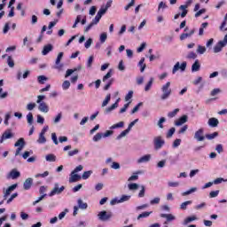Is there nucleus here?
Returning <instances> with one entry per match:
<instances>
[{"mask_svg": "<svg viewBox=\"0 0 227 227\" xmlns=\"http://www.w3.org/2000/svg\"><path fill=\"white\" fill-rule=\"evenodd\" d=\"M43 100H45V96H37L36 103L39 104L38 109L41 111V113H49V106H47V103L43 102Z\"/></svg>", "mask_w": 227, "mask_h": 227, "instance_id": "obj_1", "label": "nucleus"}, {"mask_svg": "<svg viewBox=\"0 0 227 227\" xmlns=\"http://www.w3.org/2000/svg\"><path fill=\"white\" fill-rule=\"evenodd\" d=\"M162 95L160 96L161 100H166L171 96V82H168L161 87Z\"/></svg>", "mask_w": 227, "mask_h": 227, "instance_id": "obj_2", "label": "nucleus"}, {"mask_svg": "<svg viewBox=\"0 0 227 227\" xmlns=\"http://www.w3.org/2000/svg\"><path fill=\"white\" fill-rule=\"evenodd\" d=\"M14 146L17 147L15 152V156L20 155V152L24 149V146H26V140H24L23 137H20L15 144Z\"/></svg>", "mask_w": 227, "mask_h": 227, "instance_id": "obj_3", "label": "nucleus"}, {"mask_svg": "<svg viewBox=\"0 0 227 227\" xmlns=\"http://www.w3.org/2000/svg\"><path fill=\"white\" fill-rule=\"evenodd\" d=\"M153 145L156 150H160L163 145H166V141L160 136H158L153 138Z\"/></svg>", "mask_w": 227, "mask_h": 227, "instance_id": "obj_4", "label": "nucleus"}, {"mask_svg": "<svg viewBox=\"0 0 227 227\" xmlns=\"http://www.w3.org/2000/svg\"><path fill=\"white\" fill-rule=\"evenodd\" d=\"M12 137H15V134L12 132V129H8L2 134L0 143H4L6 139H12Z\"/></svg>", "mask_w": 227, "mask_h": 227, "instance_id": "obj_5", "label": "nucleus"}, {"mask_svg": "<svg viewBox=\"0 0 227 227\" xmlns=\"http://www.w3.org/2000/svg\"><path fill=\"white\" fill-rule=\"evenodd\" d=\"M98 216L100 221H107L113 217V213L101 211L98 213Z\"/></svg>", "mask_w": 227, "mask_h": 227, "instance_id": "obj_6", "label": "nucleus"}, {"mask_svg": "<svg viewBox=\"0 0 227 227\" xmlns=\"http://www.w3.org/2000/svg\"><path fill=\"white\" fill-rule=\"evenodd\" d=\"M185 68H187V62H183L181 66H180V62H177L173 67L172 74H176L178 70L184 72Z\"/></svg>", "mask_w": 227, "mask_h": 227, "instance_id": "obj_7", "label": "nucleus"}, {"mask_svg": "<svg viewBox=\"0 0 227 227\" xmlns=\"http://www.w3.org/2000/svg\"><path fill=\"white\" fill-rule=\"evenodd\" d=\"M63 191H65V186H61L59 188V184H55V186L53 188V191H51L50 193H49V196L50 197H52V196H56V194H61V192H63Z\"/></svg>", "mask_w": 227, "mask_h": 227, "instance_id": "obj_8", "label": "nucleus"}, {"mask_svg": "<svg viewBox=\"0 0 227 227\" xmlns=\"http://www.w3.org/2000/svg\"><path fill=\"white\" fill-rule=\"evenodd\" d=\"M204 132L205 130L203 129V128L198 129L194 134V139H196L199 142L205 141L206 137L203 135Z\"/></svg>", "mask_w": 227, "mask_h": 227, "instance_id": "obj_9", "label": "nucleus"}, {"mask_svg": "<svg viewBox=\"0 0 227 227\" xmlns=\"http://www.w3.org/2000/svg\"><path fill=\"white\" fill-rule=\"evenodd\" d=\"M63 59V52H59L58 57H57L56 62H55L54 68L56 70H62L63 69V64H61V59Z\"/></svg>", "mask_w": 227, "mask_h": 227, "instance_id": "obj_10", "label": "nucleus"}, {"mask_svg": "<svg viewBox=\"0 0 227 227\" xmlns=\"http://www.w3.org/2000/svg\"><path fill=\"white\" fill-rule=\"evenodd\" d=\"M20 176V172L17 170V168H13L10 171V173L7 175V178L12 180H17Z\"/></svg>", "mask_w": 227, "mask_h": 227, "instance_id": "obj_11", "label": "nucleus"}, {"mask_svg": "<svg viewBox=\"0 0 227 227\" xmlns=\"http://www.w3.org/2000/svg\"><path fill=\"white\" fill-rule=\"evenodd\" d=\"M19 184H14L9 186L6 191L4 192V200H8V196L12 194V192L15 191L16 187H18Z\"/></svg>", "mask_w": 227, "mask_h": 227, "instance_id": "obj_12", "label": "nucleus"}, {"mask_svg": "<svg viewBox=\"0 0 227 227\" xmlns=\"http://www.w3.org/2000/svg\"><path fill=\"white\" fill-rule=\"evenodd\" d=\"M106 10L104 8H100L99 11L98 12L96 17L92 20L96 24L100 22V20L102 19V15L106 14Z\"/></svg>", "mask_w": 227, "mask_h": 227, "instance_id": "obj_13", "label": "nucleus"}, {"mask_svg": "<svg viewBox=\"0 0 227 227\" xmlns=\"http://www.w3.org/2000/svg\"><path fill=\"white\" fill-rule=\"evenodd\" d=\"M82 178V177L81 176L72 171L69 177V184H75V182H79Z\"/></svg>", "mask_w": 227, "mask_h": 227, "instance_id": "obj_14", "label": "nucleus"}, {"mask_svg": "<svg viewBox=\"0 0 227 227\" xmlns=\"http://www.w3.org/2000/svg\"><path fill=\"white\" fill-rule=\"evenodd\" d=\"M32 186H33V178L31 177L27 178L23 183V189L25 191H29V189H31Z\"/></svg>", "mask_w": 227, "mask_h": 227, "instance_id": "obj_15", "label": "nucleus"}, {"mask_svg": "<svg viewBox=\"0 0 227 227\" xmlns=\"http://www.w3.org/2000/svg\"><path fill=\"white\" fill-rule=\"evenodd\" d=\"M226 47L225 44L223 43V42L219 41L213 48V51L215 54H217L218 52H221L223 51V48Z\"/></svg>", "mask_w": 227, "mask_h": 227, "instance_id": "obj_16", "label": "nucleus"}, {"mask_svg": "<svg viewBox=\"0 0 227 227\" xmlns=\"http://www.w3.org/2000/svg\"><path fill=\"white\" fill-rule=\"evenodd\" d=\"M187 115H183L178 119V121H175V125L176 127H180L181 125H184V123H187Z\"/></svg>", "mask_w": 227, "mask_h": 227, "instance_id": "obj_17", "label": "nucleus"}, {"mask_svg": "<svg viewBox=\"0 0 227 227\" xmlns=\"http://www.w3.org/2000/svg\"><path fill=\"white\" fill-rule=\"evenodd\" d=\"M52 49H53L52 44L45 45L42 51L43 56H47L51 52V51H52Z\"/></svg>", "mask_w": 227, "mask_h": 227, "instance_id": "obj_18", "label": "nucleus"}, {"mask_svg": "<svg viewBox=\"0 0 227 227\" xmlns=\"http://www.w3.org/2000/svg\"><path fill=\"white\" fill-rule=\"evenodd\" d=\"M152 159V155L145 154L142 156L140 159L137 160L138 164H142V162H149V160Z\"/></svg>", "mask_w": 227, "mask_h": 227, "instance_id": "obj_19", "label": "nucleus"}, {"mask_svg": "<svg viewBox=\"0 0 227 227\" xmlns=\"http://www.w3.org/2000/svg\"><path fill=\"white\" fill-rule=\"evenodd\" d=\"M207 123H208L209 127L215 128V127H217V125H219V120H217L216 118L212 117L208 120Z\"/></svg>", "mask_w": 227, "mask_h": 227, "instance_id": "obj_20", "label": "nucleus"}, {"mask_svg": "<svg viewBox=\"0 0 227 227\" xmlns=\"http://www.w3.org/2000/svg\"><path fill=\"white\" fill-rule=\"evenodd\" d=\"M200 68H201V65H200V60L197 59L192 66V72H199Z\"/></svg>", "mask_w": 227, "mask_h": 227, "instance_id": "obj_21", "label": "nucleus"}, {"mask_svg": "<svg viewBox=\"0 0 227 227\" xmlns=\"http://www.w3.org/2000/svg\"><path fill=\"white\" fill-rule=\"evenodd\" d=\"M160 217L167 219L168 222L175 221V215L172 214H160Z\"/></svg>", "mask_w": 227, "mask_h": 227, "instance_id": "obj_22", "label": "nucleus"}, {"mask_svg": "<svg viewBox=\"0 0 227 227\" xmlns=\"http://www.w3.org/2000/svg\"><path fill=\"white\" fill-rule=\"evenodd\" d=\"M219 136V132L215 131L214 133L211 134H206L205 137L206 139H208L209 141H212V139H215Z\"/></svg>", "mask_w": 227, "mask_h": 227, "instance_id": "obj_23", "label": "nucleus"}, {"mask_svg": "<svg viewBox=\"0 0 227 227\" xmlns=\"http://www.w3.org/2000/svg\"><path fill=\"white\" fill-rule=\"evenodd\" d=\"M78 207L81 208L82 210H86V208H88V203L83 202L82 200L79 199Z\"/></svg>", "mask_w": 227, "mask_h": 227, "instance_id": "obj_24", "label": "nucleus"}, {"mask_svg": "<svg viewBox=\"0 0 227 227\" xmlns=\"http://www.w3.org/2000/svg\"><path fill=\"white\" fill-rule=\"evenodd\" d=\"M226 24H227V13L225 14L223 18V21L220 26V31H227Z\"/></svg>", "mask_w": 227, "mask_h": 227, "instance_id": "obj_25", "label": "nucleus"}, {"mask_svg": "<svg viewBox=\"0 0 227 227\" xmlns=\"http://www.w3.org/2000/svg\"><path fill=\"white\" fill-rule=\"evenodd\" d=\"M178 113H180V109L176 108L172 112L168 113V118H175V116H176V114H178Z\"/></svg>", "mask_w": 227, "mask_h": 227, "instance_id": "obj_26", "label": "nucleus"}, {"mask_svg": "<svg viewBox=\"0 0 227 227\" xmlns=\"http://www.w3.org/2000/svg\"><path fill=\"white\" fill-rule=\"evenodd\" d=\"M188 205H192V200H187V201L183 202L180 205V209L181 210H187V206Z\"/></svg>", "mask_w": 227, "mask_h": 227, "instance_id": "obj_27", "label": "nucleus"}, {"mask_svg": "<svg viewBox=\"0 0 227 227\" xmlns=\"http://www.w3.org/2000/svg\"><path fill=\"white\" fill-rule=\"evenodd\" d=\"M198 219L196 215L188 216L184 219V224H189V223H192V221H196Z\"/></svg>", "mask_w": 227, "mask_h": 227, "instance_id": "obj_28", "label": "nucleus"}, {"mask_svg": "<svg viewBox=\"0 0 227 227\" xmlns=\"http://www.w3.org/2000/svg\"><path fill=\"white\" fill-rule=\"evenodd\" d=\"M37 143H39V145H43L47 143V138H45V135L40 134L39 138L37 139Z\"/></svg>", "mask_w": 227, "mask_h": 227, "instance_id": "obj_29", "label": "nucleus"}, {"mask_svg": "<svg viewBox=\"0 0 227 227\" xmlns=\"http://www.w3.org/2000/svg\"><path fill=\"white\" fill-rule=\"evenodd\" d=\"M153 84V78H150L149 82L145 87V91H150V90H152Z\"/></svg>", "mask_w": 227, "mask_h": 227, "instance_id": "obj_30", "label": "nucleus"}, {"mask_svg": "<svg viewBox=\"0 0 227 227\" xmlns=\"http://www.w3.org/2000/svg\"><path fill=\"white\" fill-rule=\"evenodd\" d=\"M179 10H183L182 13L180 14L181 17L184 19V17H186L187 15V5H180Z\"/></svg>", "mask_w": 227, "mask_h": 227, "instance_id": "obj_31", "label": "nucleus"}, {"mask_svg": "<svg viewBox=\"0 0 227 227\" xmlns=\"http://www.w3.org/2000/svg\"><path fill=\"white\" fill-rule=\"evenodd\" d=\"M49 78H47L45 75H39L37 77V82L39 84H45V81H48Z\"/></svg>", "mask_w": 227, "mask_h": 227, "instance_id": "obj_32", "label": "nucleus"}, {"mask_svg": "<svg viewBox=\"0 0 227 227\" xmlns=\"http://www.w3.org/2000/svg\"><path fill=\"white\" fill-rule=\"evenodd\" d=\"M102 137H104V134H103V133H97V134L93 137L92 140H93L95 143H97V142L100 141V139H102Z\"/></svg>", "mask_w": 227, "mask_h": 227, "instance_id": "obj_33", "label": "nucleus"}, {"mask_svg": "<svg viewBox=\"0 0 227 227\" xmlns=\"http://www.w3.org/2000/svg\"><path fill=\"white\" fill-rule=\"evenodd\" d=\"M113 82H114V78H112L107 82V83L104 87V90L107 91V90H109L111 86H113Z\"/></svg>", "mask_w": 227, "mask_h": 227, "instance_id": "obj_34", "label": "nucleus"}, {"mask_svg": "<svg viewBox=\"0 0 227 227\" xmlns=\"http://www.w3.org/2000/svg\"><path fill=\"white\" fill-rule=\"evenodd\" d=\"M125 125V122L123 121H120L116 124H114L110 127L111 129H121L123 126Z\"/></svg>", "mask_w": 227, "mask_h": 227, "instance_id": "obj_35", "label": "nucleus"}, {"mask_svg": "<svg viewBox=\"0 0 227 227\" xmlns=\"http://www.w3.org/2000/svg\"><path fill=\"white\" fill-rule=\"evenodd\" d=\"M140 68V72H145V68H146V64H145V58H142L138 63Z\"/></svg>", "mask_w": 227, "mask_h": 227, "instance_id": "obj_36", "label": "nucleus"}, {"mask_svg": "<svg viewBox=\"0 0 227 227\" xmlns=\"http://www.w3.org/2000/svg\"><path fill=\"white\" fill-rule=\"evenodd\" d=\"M129 191H137V189H139V184H136V183H132V184H129L128 185Z\"/></svg>", "mask_w": 227, "mask_h": 227, "instance_id": "obj_37", "label": "nucleus"}, {"mask_svg": "<svg viewBox=\"0 0 227 227\" xmlns=\"http://www.w3.org/2000/svg\"><path fill=\"white\" fill-rule=\"evenodd\" d=\"M46 160L48 162H56V155H54V154L46 155Z\"/></svg>", "mask_w": 227, "mask_h": 227, "instance_id": "obj_38", "label": "nucleus"}, {"mask_svg": "<svg viewBox=\"0 0 227 227\" xmlns=\"http://www.w3.org/2000/svg\"><path fill=\"white\" fill-rule=\"evenodd\" d=\"M109 102H111V94H107L105 100L102 103V107H106V106H107V104H109Z\"/></svg>", "mask_w": 227, "mask_h": 227, "instance_id": "obj_39", "label": "nucleus"}, {"mask_svg": "<svg viewBox=\"0 0 227 227\" xmlns=\"http://www.w3.org/2000/svg\"><path fill=\"white\" fill-rule=\"evenodd\" d=\"M7 64H8V67H10V68H13V67H15V62L13 61V59L12 58V56H9L7 58Z\"/></svg>", "mask_w": 227, "mask_h": 227, "instance_id": "obj_40", "label": "nucleus"}, {"mask_svg": "<svg viewBox=\"0 0 227 227\" xmlns=\"http://www.w3.org/2000/svg\"><path fill=\"white\" fill-rule=\"evenodd\" d=\"M187 59H196L198 58V55L194 51H190L187 56Z\"/></svg>", "mask_w": 227, "mask_h": 227, "instance_id": "obj_41", "label": "nucleus"}, {"mask_svg": "<svg viewBox=\"0 0 227 227\" xmlns=\"http://www.w3.org/2000/svg\"><path fill=\"white\" fill-rule=\"evenodd\" d=\"M164 123H166V119L164 117H161L159 121H158V127L159 129H164Z\"/></svg>", "mask_w": 227, "mask_h": 227, "instance_id": "obj_42", "label": "nucleus"}, {"mask_svg": "<svg viewBox=\"0 0 227 227\" xmlns=\"http://www.w3.org/2000/svg\"><path fill=\"white\" fill-rule=\"evenodd\" d=\"M91 173H93V171H91V170L83 172V174H82V178L83 180H88V178H89L90 176H91Z\"/></svg>", "mask_w": 227, "mask_h": 227, "instance_id": "obj_43", "label": "nucleus"}, {"mask_svg": "<svg viewBox=\"0 0 227 227\" xmlns=\"http://www.w3.org/2000/svg\"><path fill=\"white\" fill-rule=\"evenodd\" d=\"M130 200V195H122L117 203H123L124 201H129Z\"/></svg>", "mask_w": 227, "mask_h": 227, "instance_id": "obj_44", "label": "nucleus"}, {"mask_svg": "<svg viewBox=\"0 0 227 227\" xmlns=\"http://www.w3.org/2000/svg\"><path fill=\"white\" fill-rule=\"evenodd\" d=\"M197 52L198 54H203L204 52H207V48L199 44L197 48Z\"/></svg>", "mask_w": 227, "mask_h": 227, "instance_id": "obj_45", "label": "nucleus"}, {"mask_svg": "<svg viewBox=\"0 0 227 227\" xmlns=\"http://www.w3.org/2000/svg\"><path fill=\"white\" fill-rule=\"evenodd\" d=\"M113 75V70H109V72L103 77V82H106V81H107V79H111Z\"/></svg>", "mask_w": 227, "mask_h": 227, "instance_id": "obj_46", "label": "nucleus"}, {"mask_svg": "<svg viewBox=\"0 0 227 227\" xmlns=\"http://www.w3.org/2000/svg\"><path fill=\"white\" fill-rule=\"evenodd\" d=\"M74 72H77V68L74 69H67L65 74L66 79L67 77H70V75H72V74H74Z\"/></svg>", "mask_w": 227, "mask_h": 227, "instance_id": "obj_47", "label": "nucleus"}, {"mask_svg": "<svg viewBox=\"0 0 227 227\" xmlns=\"http://www.w3.org/2000/svg\"><path fill=\"white\" fill-rule=\"evenodd\" d=\"M196 190H197L196 188H192L186 192H184L182 193V196H189V194H192V192H196Z\"/></svg>", "mask_w": 227, "mask_h": 227, "instance_id": "obj_48", "label": "nucleus"}, {"mask_svg": "<svg viewBox=\"0 0 227 227\" xmlns=\"http://www.w3.org/2000/svg\"><path fill=\"white\" fill-rule=\"evenodd\" d=\"M49 176V171H44L43 174H36L35 178H45Z\"/></svg>", "mask_w": 227, "mask_h": 227, "instance_id": "obj_49", "label": "nucleus"}, {"mask_svg": "<svg viewBox=\"0 0 227 227\" xmlns=\"http://www.w3.org/2000/svg\"><path fill=\"white\" fill-rule=\"evenodd\" d=\"M95 24L97 23L94 22V20H92V21L85 27V33H88V31H90V29H91L95 26Z\"/></svg>", "mask_w": 227, "mask_h": 227, "instance_id": "obj_50", "label": "nucleus"}, {"mask_svg": "<svg viewBox=\"0 0 227 227\" xmlns=\"http://www.w3.org/2000/svg\"><path fill=\"white\" fill-rule=\"evenodd\" d=\"M129 132H130L129 129H125L122 132H121V134L117 137V139H121V137H125V136H127V134H129Z\"/></svg>", "mask_w": 227, "mask_h": 227, "instance_id": "obj_51", "label": "nucleus"}, {"mask_svg": "<svg viewBox=\"0 0 227 227\" xmlns=\"http://www.w3.org/2000/svg\"><path fill=\"white\" fill-rule=\"evenodd\" d=\"M150 214H152V212H144L142 214H140L138 216H137V219H143L145 217H149L150 216Z\"/></svg>", "mask_w": 227, "mask_h": 227, "instance_id": "obj_52", "label": "nucleus"}, {"mask_svg": "<svg viewBox=\"0 0 227 227\" xmlns=\"http://www.w3.org/2000/svg\"><path fill=\"white\" fill-rule=\"evenodd\" d=\"M219 196V190L209 192V198H217Z\"/></svg>", "mask_w": 227, "mask_h": 227, "instance_id": "obj_53", "label": "nucleus"}, {"mask_svg": "<svg viewBox=\"0 0 227 227\" xmlns=\"http://www.w3.org/2000/svg\"><path fill=\"white\" fill-rule=\"evenodd\" d=\"M106 40H107V34L106 32L100 35V42L101 43H105Z\"/></svg>", "mask_w": 227, "mask_h": 227, "instance_id": "obj_54", "label": "nucleus"}, {"mask_svg": "<svg viewBox=\"0 0 227 227\" xmlns=\"http://www.w3.org/2000/svg\"><path fill=\"white\" fill-rule=\"evenodd\" d=\"M134 4H136V0H131L130 3L124 7V10L128 12V10L132 8Z\"/></svg>", "mask_w": 227, "mask_h": 227, "instance_id": "obj_55", "label": "nucleus"}, {"mask_svg": "<svg viewBox=\"0 0 227 227\" xmlns=\"http://www.w3.org/2000/svg\"><path fill=\"white\" fill-rule=\"evenodd\" d=\"M17 196H19V193H17V192L11 195V197L7 200V204L10 205V203H12L13 201V200H15V198H17Z\"/></svg>", "mask_w": 227, "mask_h": 227, "instance_id": "obj_56", "label": "nucleus"}, {"mask_svg": "<svg viewBox=\"0 0 227 227\" xmlns=\"http://www.w3.org/2000/svg\"><path fill=\"white\" fill-rule=\"evenodd\" d=\"M27 123H29V125H33V114L32 113H28V114L27 115Z\"/></svg>", "mask_w": 227, "mask_h": 227, "instance_id": "obj_57", "label": "nucleus"}, {"mask_svg": "<svg viewBox=\"0 0 227 227\" xmlns=\"http://www.w3.org/2000/svg\"><path fill=\"white\" fill-rule=\"evenodd\" d=\"M133 95H134V91L129 90L125 97V101L129 102V100H130V98H132Z\"/></svg>", "mask_w": 227, "mask_h": 227, "instance_id": "obj_58", "label": "nucleus"}, {"mask_svg": "<svg viewBox=\"0 0 227 227\" xmlns=\"http://www.w3.org/2000/svg\"><path fill=\"white\" fill-rule=\"evenodd\" d=\"M146 191V188L145 186H141V191L138 193V198H145V192Z\"/></svg>", "mask_w": 227, "mask_h": 227, "instance_id": "obj_59", "label": "nucleus"}, {"mask_svg": "<svg viewBox=\"0 0 227 227\" xmlns=\"http://www.w3.org/2000/svg\"><path fill=\"white\" fill-rule=\"evenodd\" d=\"M223 182H224V178L218 177L213 181V184H215V185H219V184H223Z\"/></svg>", "mask_w": 227, "mask_h": 227, "instance_id": "obj_60", "label": "nucleus"}, {"mask_svg": "<svg viewBox=\"0 0 227 227\" xmlns=\"http://www.w3.org/2000/svg\"><path fill=\"white\" fill-rule=\"evenodd\" d=\"M176 129L175 128H171L168 133H167V137L169 138V137H173V134H175V131Z\"/></svg>", "mask_w": 227, "mask_h": 227, "instance_id": "obj_61", "label": "nucleus"}, {"mask_svg": "<svg viewBox=\"0 0 227 227\" xmlns=\"http://www.w3.org/2000/svg\"><path fill=\"white\" fill-rule=\"evenodd\" d=\"M215 150L218 153H223L224 152V149L223 148V145L218 144L215 147Z\"/></svg>", "mask_w": 227, "mask_h": 227, "instance_id": "obj_62", "label": "nucleus"}, {"mask_svg": "<svg viewBox=\"0 0 227 227\" xmlns=\"http://www.w3.org/2000/svg\"><path fill=\"white\" fill-rule=\"evenodd\" d=\"M93 59H94V57L93 56H90L87 61V67L88 68H91V65H93Z\"/></svg>", "mask_w": 227, "mask_h": 227, "instance_id": "obj_63", "label": "nucleus"}, {"mask_svg": "<svg viewBox=\"0 0 227 227\" xmlns=\"http://www.w3.org/2000/svg\"><path fill=\"white\" fill-rule=\"evenodd\" d=\"M62 88L63 90H68V88H70V82L68 81H64V82L62 83Z\"/></svg>", "mask_w": 227, "mask_h": 227, "instance_id": "obj_64", "label": "nucleus"}]
</instances>
